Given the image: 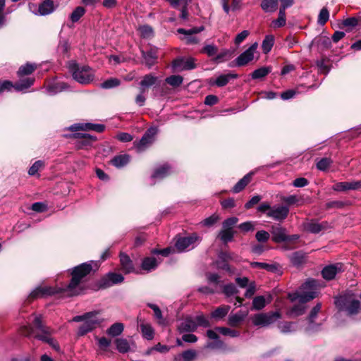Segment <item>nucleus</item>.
Returning <instances> with one entry per match:
<instances>
[{
    "label": "nucleus",
    "mask_w": 361,
    "mask_h": 361,
    "mask_svg": "<svg viewBox=\"0 0 361 361\" xmlns=\"http://www.w3.org/2000/svg\"><path fill=\"white\" fill-rule=\"evenodd\" d=\"M92 264L83 263L75 267L71 272L72 279L68 285L63 288H54L51 286H38L35 288L28 296V300H34L52 295L59 293H66L68 295H78L82 293L81 282L92 271Z\"/></svg>",
    "instance_id": "1"
},
{
    "label": "nucleus",
    "mask_w": 361,
    "mask_h": 361,
    "mask_svg": "<svg viewBox=\"0 0 361 361\" xmlns=\"http://www.w3.org/2000/svg\"><path fill=\"white\" fill-rule=\"evenodd\" d=\"M317 286L318 283L316 280L308 279L301 286L302 293L298 292L290 293L288 298L291 302L298 300L300 303H306L317 296Z\"/></svg>",
    "instance_id": "2"
},
{
    "label": "nucleus",
    "mask_w": 361,
    "mask_h": 361,
    "mask_svg": "<svg viewBox=\"0 0 361 361\" xmlns=\"http://www.w3.org/2000/svg\"><path fill=\"white\" fill-rule=\"evenodd\" d=\"M335 305L340 311L346 312L348 315H355L361 310L360 302L352 293H346L336 298Z\"/></svg>",
    "instance_id": "3"
},
{
    "label": "nucleus",
    "mask_w": 361,
    "mask_h": 361,
    "mask_svg": "<svg viewBox=\"0 0 361 361\" xmlns=\"http://www.w3.org/2000/svg\"><path fill=\"white\" fill-rule=\"evenodd\" d=\"M73 78L82 85L92 82L94 79V71L88 66H80L76 63L69 65Z\"/></svg>",
    "instance_id": "4"
},
{
    "label": "nucleus",
    "mask_w": 361,
    "mask_h": 361,
    "mask_svg": "<svg viewBox=\"0 0 361 361\" xmlns=\"http://www.w3.org/2000/svg\"><path fill=\"white\" fill-rule=\"evenodd\" d=\"M34 326L40 331L39 334L35 335V338L48 343L56 352H60V346L56 341L51 337L53 333L52 330L44 326L42 322L41 316H37L33 321Z\"/></svg>",
    "instance_id": "5"
},
{
    "label": "nucleus",
    "mask_w": 361,
    "mask_h": 361,
    "mask_svg": "<svg viewBox=\"0 0 361 361\" xmlns=\"http://www.w3.org/2000/svg\"><path fill=\"white\" fill-rule=\"evenodd\" d=\"M281 317L278 312H268L255 314L251 316L250 319L252 324L255 326L265 327L274 323L277 319Z\"/></svg>",
    "instance_id": "6"
},
{
    "label": "nucleus",
    "mask_w": 361,
    "mask_h": 361,
    "mask_svg": "<svg viewBox=\"0 0 361 361\" xmlns=\"http://www.w3.org/2000/svg\"><path fill=\"white\" fill-rule=\"evenodd\" d=\"M201 241V238L196 233L177 238L175 247L178 252H187L195 248Z\"/></svg>",
    "instance_id": "7"
},
{
    "label": "nucleus",
    "mask_w": 361,
    "mask_h": 361,
    "mask_svg": "<svg viewBox=\"0 0 361 361\" xmlns=\"http://www.w3.org/2000/svg\"><path fill=\"white\" fill-rule=\"evenodd\" d=\"M158 132L156 127L149 128L138 142H134V146L137 152H142L152 145L155 140V135Z\"/></svg>",
    "instance_id": "8"
},
{
    "label": "nucleus",
    "mask_w": 361,
    "mask_h": 361,
    "mask_svg": "<svg viewBox=\"0 0 361 361\" xmlns=\"http://www.w3.org/2000/svg\"><path fill=\"white\" fill-rule=\"evenodd\" d=\"M92 315L86 318L83 323L80 326L78 331V336H84L88 332L92 331L100 324V320L97 317V312H91Z\"/></svg>",
    "instance_id": "9"
},
{
    "label": "nucleus",
    "mask_w": 361,
    "mask_h": 361,
    "mask_svg": "<svg viewBox=\"0 0 361 361\" xmlns=\"http://www.w3.org/2000/svg\"><path fill=\"white\" fill-rule=\"evenodd\" d=\"M196 68L195 59L178 58L173 61L172 68L174 72H180L183 71L192 70Z\"/></svg>",
    "instance_id": "10"
},
{
    "label": "nucleus",
    "mask_w": 361,
    "mask_h": 361,
    "mask_svg": "<svg viewBox=\"0 0 361 361\" xmlns=\"http://www.w3.org/2000/svg\"><path fill=\"white\" fill-rule=\"evenodd\" d=\"M258 47L257 42L253 43L248 49L240 54L235 59L237 66H244L254 59V54Z\"/></svg>",
    "instance_id": "11"
},
{
    "label": "nucleus",
    "mask_w": 361,
    "mask_h": 361,
    "mask_svg": "<svg viewBox=\"0 0 361 361\" xmlns=\"http://www.w3.org/2000/svg\"><path fill=\"white\" fill-rule=\"evenodd\" d=\"M204 27L203 26L198 27H192L189 30H185L184 28H178L177 30V32L180 34H183L185 35L183 39L185 41V43L187 44H196L200 42V39L194 35L202 32V30H204Z\"/></svg>",
    "instance_id": "12"
},
{
    "label": "nucleus",
    "mask_w": 361,
    "mask_h": 361,
    "mask_svg": "<svg viewBox=\"0 0 361 361\" xmlns=\"http://www.w3.org/2000/svg\"><path fill=\"white\" fill-rule=\"evenodd\" d=\"M73 137L77 139L75 146L78 149H87L96 141L97 138L87 133H75Z\"/></svg>",
    "instance_id": "13"
},
{
    "label": "nucleus",
    "mask_w": 361,
    "mask_h": 361,
    "mask_svg": "<svg viewBox=\"0 0 361 361\" xmlns=\"http://www.w3.org/2000/svg\"><path fill=\"white\" fill-rule=\"evenodd\" d=\"M304 229L311 233L317 234L322 231L331 228L327 221L318 222L316 220H310L303 224Z\"/></svg>",
    "instance_id": "14"
},
{
    "label": "nucleus",
    "mask_w": 361,
    "mask_h": 361,
    "mask_svg": "<svg viewBox=\"0 0 361 361\" xmlns=\"http://www.w3.org/2000/svg\"><path fill=\"white\" fill-rule=\"evenodd\" d=\"M289 208L286 206H274L267 212V216L275 221H282L288 216Z\"/></svg>",
    "instance_id": "15"
},
{
    "label": "nucleus",
    "mask_w": 361,
    "mask_h": 361,
    "mask_svg": "<svg viewBox=\"0 0 361 361\" xmlns=\"http://www.w3.org/2000/svg\"><path fill=\"white\" fill-rule=\"evenodd\" d=\"M123 280L124 277L121 274L110 272L102 279L99 287L101 288H106L113 285L121 283Z\"/></svg>",
    "instance_id": "16"
},
{
    "label": "nucleus",
    "mask_w": 361,
    "mask_h": 361,
    "mask_svg": "<svg viewBox=\"0 0 361 361\" xmlns=\"http://www.w3.org/2000/svg\"><path fill=\"white\" fill-rule=\"evenodd\" d=\"M322 304L319 302L312 309L307 319L308 325L305 328V331L306 333L309 334L317 331L319 329V324L314 322V319L320 312Z\"/></svg>",
    "instance_id": "17"
},
{
    "label": "nucleus",
    "mask_w": 361,
    "mask_h": 361,
    "mask_svg": "<svg viewBox=\"0 0 361 361\" xmlns=\"http://www.w3.org/2000/svg\"><path fill=\"white\" fill-rule=\"evenodd\" d=\"M105 126L102 124L98 123H75L71 126L68 128V130L71 131H78V130H94L97 133H102L104 130Z\"/></svg>",
    "instance_id": "18"
},
{
    "label": "nucleus",
    "mask_w": 361,
    "mask_h": 361,
    "mask_svg": "<svg viewBox=\"0 0 361 361\" xmlns=\"http://www.w3.org/2000/svg\"><path fill=\"white\" fill-rule=\"evenodd\" d=\"M361 188V181L352 182H338L333 186L332 189L337 192H343L347 190H355Z\"/></svg>",
    "instance_id": "19"
},
{
    "label": "nucleus",
    "mask_w": 361,
    "mask_h": 361,
    "mask_svg": "<svg viewBox=\"0 0 361 361\" xmlns=\"http://www.w3.org/2000/svg\"><path fill=\"white\" fill-rule=\"evenodd\" d=\"M342 264L337 263L325 267L322 271L324 279L326 280H331L334 279L336 275L342 271Z\"/></svg>",
    "instance_id": "20"
},
{
    "label": "nucleus",
    "mask_w": 361,
    "mask_h": 361,
    "mask_svg": "<svg viewBox=\"0 0 361 361\" xmlns=\"http://www.w3.org/2000/svg\"><path fill=\"white\" fill-rule=\"evenodd\" d=\"M121 270L126 274L135 271V267L133 261L126 253L120 254Z\"/></svg>",
    "instance_id": "21"
},
{
    "label": "nucleus",
    "mask_w": 361,
    "mask_h": 361,
    "mask_svg": "<svg viewBox=\"0 0 361 361\" xmlns=\"http://www.w3.org/2000/svg\"><path fill=\"white\" fill-rule=\"evenodd\" d=\"M271 233L273 235V241L276 243H282L287 240L286 230L279 225L271 226Z\"/></svg>",
    "instance_id": "22"
},
{
    "label": "nucleus",
    "mask_w": 361,
    "mask_h": 361,
    "mask_svg": "<svg viewBox=\"0 0 361 361\" xmlns=\"http://www.w3.org/2000/svg\"><path fill=\"white\" fill-rule=\"evenodd\" d=\"M56 7L52 0H44L38 6V10L35 12L36 15L47 16L53 13Z\"/></svg>",
    "instance_id": "23"
},
{
    "label": "nucleus",
    "mask_w": 361,
    "mask_h": 361,
    "mask_svg": "<svg viewBox=\"0 0 361 361\" xmlns=\"http://www.w3.org/2000/svg\"><path fill=\"white\" fill-rule=\"evenodd\" d=\"M68 89V85L65 82H52L47 86L45 92L48 95L53 96Z\"/></svg>",
    "instance_id": "24"
},
{
    "label": "nucleus",
    "mask_w": 361,
    "mask_h": 361,
    "mask_svg": "<svg viewBox=\"0 0 361 361\" xmlns=\"http://www.w3.org/2000/svg\"><path fill=\"white\" fill-rule=\"evenodd\" d=\"M158 81V78L152 73L147 74L143 76L142 80L140 82V90L141 93H145L147 90L155 85Z\"/></svg>",
    "instance_id": "25"
},
{
    "label": "nucleus",
    "mask_w": 361,
    "mask_h": 361,
    "mask_svg": "<svg viewBox=\"0 0 361 361\" xmlns=\"http://www.w3.org/2000/svg\"><path fill=\"white\" fill-rule=\"evenodd\" d=\"M139 326L142 334V336L147 340H152L154 336V330L149 323L145 322L142 319H138Z\"/></svg>",
    "instance_id": "26"
},
{
    "label": "nucleus",
    "mask_w": 361,
    "mask_h": 361,
    "mask_svg": "<svg viewBox=\"0 0 361 361\" xmlns=\"http://www.w3.org/2000/svg\"><path fill=\"white\" fill-rule=\"evenodd\" d=\"M197 328V324L195 321L191 317L185 318L178 326L180 332H192Z\"/></svg>",
    "instance_id": "27"
},
{
    "label": "nucleus",
    "mask_w": 361,
    "mask_h": 361,
    "mask_svg": "<svg viewBox=\"0 0 361 361\" xmlns=\"http://www.w3.org/2000/svg\"><path fill=\"white\" fill-rule=\"evenodd\" d=\"M247 315V312L242 311H239L235 314H231L228 318V324L233 327L238 326L244 321Z\"/></svg>",
    "instance_id": "28"
},
{
    "label": "nucleus",
    "mask_w": 361,
    "mask_h": 361,
    "mask_svg": "<svg viewBox=\"0 0 361 361\" xmlns=\"http://www.w3.org/2000/svg\"><path fill=\"white\" fill-rule=\"evenodd\" d=\"M251 267L252 268L265 269L271 273H277L280 271L279 265L276 263L268 264L265 262H253L251 263Z\"/></svg>",
    "instance_id": "29"
},
{
    "label": "nucleus",
    "mask_w": 361,
    "mask_h": 361,
    "mask_svg": "<svg viewBox=\"0 0 361 361\" xmlns=\"http://www.w3.org/2000/svg\"><path fill=\"white\" fill-rule=\"evenodd\" d=\"M142 57L143 59V63L149 68H152V66L157 63V54L152 49L148 51H142Z\"/></svg>",
    "instance_id": "30"
},
{
    "label": "nucleus",
    "mask_w": 361,
    "mask_h": 361,
    "mask_svg": "<svg viewBox=\"0 0 361 361\" xmlns=\"http://www.w3.org/2000/svg\"><path fill=\"white\" fill-rule=\"evenodd\" d=\"M171 172V168L168 164H164V165L158 167L154 171V173L152 176V178H157L162 179L167 176H169Z\"/></svg>",
    "instance_id": "31"
},
{
    "label": "nucleus",
    "mask_w": 361,
    "mask_h": 361,
    "mask_svg": "<svg viewBox=\"0 0 361 361\" xmlns=\"http://www.w3.org/2000/svg\"><path fill=\"white\" fill-rule=\"evenodd\" d=\"M252 173L246 174L241 178L233 188L232 191L234 193H238L242 191L245 186L250 182Z\"/></svg>",
    "instance_id": "32"
},
{
    "label": "nucleus",
    "mask_w": 361,
    "mask_h": 361,
    "mask_svg": "<svg viewBox=\"0 0 361 361\" xmlns=\"http://www.w3.org/2000/svg\"><path fill=\"white\" fill-rule=\"evenodd\" d=\"M238 77V75L235 73L223 74L217 77L214 84L218 87H224L229 82L230 80L235 79Z\"/></svg>",
    "instance_id": "33"
},
{
    "label": "nucleus",
    "mask_w": 361,
    "mask_h": 361,
    "mask_svg": "<svg viewBox=\"0 0 361 361\" xmlns=\"http://www.w3.org/2000/svg\"><path fill=\"white\" fill-rule=\"evenodd\" d=\"M278 0H263L261 2V8L266 13H274L278 7Z\"/></svg>",
    "instance_id": "34"
},
{
    "label": "nucleus",
    "mask_w": 361,
    "mask_h": 361,
    "mask_svg": "<svg viewBox=\"0 0 361 361\" xmlns=\"http://www.w3.org/2000/svg\"><path fill=\"white\" fill-rule=\"evenodd\" d=\"M231 307L229 305H221L217 307L211 314L212 318L216 319H221L225 317L228 313Z\"/></svg>",
    "instance_id": "35"
},
{
    "label": "nucleus",
    "mask_w": 361,
    "mask_h": 361,
    "mask_svg": "<svg viewBox=\"0 0 361 361\" xmlns=\"http://www.w3.org/2000/svg\"><path fill=\"white\" fill-rule=\"evenodd\" d=\"M305 303H300L295 305L293 307H291L287 312V314L289 317H296L303 314L305 312L306 307L304 305Z\"/></svg>",
    "instance_id": "36"
},
{
    "label": "nucleus",
    "mask_w": 361,
    "mask_h": 361,
    "mask_svg": "<svg viewBox=\"0 0 361 361\" xmlns=\"http://www.w3.org/2000/svg\"><path fill=\"white\" fill-rule=\"evenodd\" d=\"M130 161V157L128 154H122L114 157L111 162V164L117 167L121 168L126 165Z\"/></svg>",
    "instance_id": "37"
},
{
    "label": "nucleus",
    "mask_w": 361,
    "mask_h": 361,
    "mask_svg": "<svg viewBox=\"0 0 361 361\" xmlns=\"http://www.w3.org/2000/svg\"><path fill=\"white\" fill-rule=\"evenodd\" d=\"M290 259L293 264L299 266L305 263L306 259V255L301 251H297L292 253V255L290 256Z\"/></svg>",
    "instance_id": "38"
},
{
    "label": "nucleus",
    "mask_w": 361,
    "mask_h": 361,
    "mask_svg": "<svg viewBox=\"0 0 361 361\" xmlns=\"http://www.w3.org/2000/svg\"><path fill=\"white\" fill-rule=\"evenodd\" d=\"M115 343L116 345V349L121 353H126L128 352L130 348V343L126 338H117L115 341Z\"/></svg>",
    "instance_id": "39"
},
{
    "label": "nucleus",
    "mask_w": 361,
    "mask_h": 361,
    "mask_svg": "<svg viewBox=\"0 0 361 361\" xmlns=\"http://www.w3.org/2000/svg\"><path fill=\"white\" fill-rule=\"evenodd\" d=\"M286 23V12L280 11H279L278 18L272 20L271 26L276 29L283 27Z\"/></svg>",
    "instance_id": "40"
},
{
    "label": "nucleus",
    "mask_w": 361,
    "mask_h": 361,
    "mask_svg": "<svg viewBox=\"0 0 361 361\" xmlns=\"http://www.w3.org/2000/svg\"><path fill=\"white\" fill-rule=\"evenodd\" d=\"M124 329V326L122 323L117 322L112 324L106 331L108 335L115 337L119 336Z\"/></svg>",
    "instance_id": "41"
},
{
    "label": "nucleus",
    "mask_w": 361,
    "mask_h": 361,
    "mask_svg": "<svg viewBox=\"0 0 361 361\" xmlns=\"http://www.w3.org/2000/svg\"><path fill=\"white\" fill-rule=\"evenodd\" d=\"M158 265L157 261L154 257H146L142 263V268L144 270L150 271L155 269Z\"/></svg>",
    "instance_id": "42"
},
{
    "label": "nucleus",
    "mask_w": 361,
    "mask_h": 361,
    "mask_svg": "<svg viewBox=\"0 0 361 361\" xmlns=\"http://www.w3.org/2000/svg\"><path fill=\"white\" fill-rule=\"evenodd\" d=\"M274 44V37L267 35L262 44V49L264 54H268L272 49Z\"/></svg>",
    "instance_id": "43"
},
{
    "label": "nucleus",
    "mask_w": 361,
    "mask_h": 361,
    "mask_svg": "<svg viewBox=\"0 0 361 361\" xmlns=\"http://www.w3.org/2000/svg\"><path fill=\"white\" fill-rule=\"evenodd\" d=\"M278 327L283 334L291 333L297 330L296 323L294 322H285L279 324Z\"/></svg>",
    "instance_id": "44"
},
{
    "label": "nucleus",
    "mask_w": 361,
    "mask_h": 361,
    "mask_svg": "<svg viewBox=\"0 0 361 361\" xmlns=\"http://www.w3.org/2000/svg\"><path fill=\"white\" fill-rule=\"evenodd\" d=\"M215 330L224 336H228L231 338L239 337L240 335V331L228 327H216Z\"/></svg>",
    "instance_id": "45"
},
{
    "label": "nucleus",
    "mask_w": 361,
    "mask_h": 361,
    "mask_svg": "<svg viewBox=\"0 0 361 361\" xmlns=\"http://www.w3.org/2000/svg\"><path fill=\"white\" fill-rule=\"evenodd\" d=\"M218 47L214 44H206L201 49L202 54H206L208 57L214 58L218 52Z\"/></svg>",
    "instance_id": "46"
},
{
    "label": "nucleus",
    "mask_w": 361,
    "mask_h": 361,
    "mask_svg": "<svg viewBox=\"0 0 361 361\" xmlns=\"http://www.w3.org/2000/svg\"><path fill=\"white\" fill-rule=\"evenodd\" d=\"M271 71V68L270 67H261L255 70L252 73V79H261L266 75H267Z\"/></svg>",
    "instance_id": "47"
},
{
    "label": "nucleus",
    "mask_w": 361,
    "mask_h": 361,
    "mask_svg": "<svg viewBox=\"0 0 361 361\" xmlns=\"http://www.w3.org/2000/svg\"><path fill=\"white\" fill-rule=\"evenodd\" d=\"M85 13V9L82 6L76 7L70 15V20L72 23L78 22Z\"/></svg>",
    "instance_id": "48"
},
{
    "label": "nucleus",
    "mask_w": 361,
    "mask_h": 361,
    "mask_svg": "<svg viewBox=\"0 0 361 361\" xmlns=\"http://www.w3.org/2000/svg\"><path fill=\"white\" fill-rule=\"evenodd\" d=\"M231 54L229 50L224 49L220 53L217 52L215 57L212 58V61L216 63H222L231 58Z\"/></svg>",
    "instance_id": "49"
},
{
    "label": "nucleus",
    "mask_w": 361,
    "mask_h": 361,
    "mask_svg": "<svg viewBox=\"0 0 361 361\" xmlns=\"http://www.w3.org/2000/svg\"><path fill=\"white\" fill-rule=\"evenodd\" d=\"M218 236L223 243H227L228 242L232 241L234 236V232L233 231V230H226L223 228L219 232Z\"/></svg>",
    "instance_id": "50"
},
{
    "label": "nucleus",
    "mask_w": 361,
    "mask_h": 361,
    "mask_svg": "<svg viewBox=\"0 0 361 361\" xmlns=\"http://www.w3.org/2000/svg\"><path fill=\"white\" fill-rule=\"evenodd\" d=\"M166 82L173 87H179L182 85L183 78L178 75H173L166 78Z\"/></svg>",
    "instance_id": "51"
},
{
    "label": "nucleus",
    "mask_w": 361,
    "mask_h": 361,
    "mask_svg": "<svg viewBox=\"0 0 361 361\" xmlns=\"http://www.w3.org/2000/svg\"><path fill=\"white\" fill-rule=\"evenodd\" d=\"M266 306V300L264 296H257L253 298L252 310H260Z\"/></svg>",
    "instance_id": "52"
},
{
    "label": "nucleus",
    "mask_w": 361,
    "mask_h": 361,
    "mask_svg": "<svg viewBox=\"0 0 361 361\" xmlns=\"http://www.w3.org/2000/svg\"><path fill=\"white\" fill-rule=\"evenodd\" d=\"M35 79L33 78H26L25 80H22L15 85V89L17 91H23L32 85Z\"/></svg>",
    "instance_id": "53"
},
{
    "label": "nucleus",
    "mask_w": 361,
    "mask_h": 361,
    "mask_svg": "<svg viewBox=\"0 0 361 361\" xmlns=\"http://www.w3.org/2000/svg\"><path fill=\"white\" fill-rule=\"evenodd\" d=\"M36 68V66L32 63H27L25 65L20 67L18 74L20 76L31 74Z\"/></svg>",
    "instance_id": "54"
},
{
    "label": "nucleus",
    "mask_w": 361,
    "mask_h": 361,
    "mask_svg": "<svg viewBox=\"0 0 361 361\" xmlns=\"http://www.w3.org/2000/svg\"><path fill=\"white\" fill-rule=\"evenodd\" d=\"M329 19V12L327 8L323 7L318 16L317 23L324 25Z\"/></svg>",
    "instance_id": "55"
},
{
    "label": "nucleus",
    "mask_w": 361,
    "mask_h": 361,
    "mask_svg": "<svg viewBox=\"0 0 361 361\" xmlns=\"http://www.w3.org/2000/svg\"><path fill=\"white\" fill-rule=\"evenodd\" d=\"M147 306L154 311V317L157 319H158L159 324H164L165 321L163 318L162 313L159 307L157 305L152 303L147 304Z\"/></svg>",
    "instance_id": "56"
},
{
    "label": "nucleus",
    "mask_w": 361,
    "mask_h": 361,
    "mask_svg": "<svg viewBox=\"0 0 361 361\" xmlns=\"http://www.w3.org/2000/svg\"><path fill=\"white\" fill-rule=\"evenodd\" d=\"M318 47L321 49H329L331 47V41L329 37L326 36H322L317 40Z\"/></svg>",
    "instance_id": "57"
},
{
    "label": "nucleus",
    "mask_w": 361,
    "mask_h": 361,
    "mask_svg": "<svg viewBox=\"0 0 361 361\" xmlns=\"http://www.w3.org/2000/svg\"><path fill=\"white\" fill-rule=\"evenodd\" d=\"M120 83L121 82L118 79L111 78L102 82L101 84V87L103 89H111L118 86Z\"/></svg>",
    "instance_id": "58"
},
{
    "label": "nucleus",
    "mask_w": 361,
    "mask_h": 361,
    "mask_svg": "<svg viewBox=\"0 0 361 361\" xmlns=\"http://www.w3.org/2000/svg\"><path fill=\"white\" fill-rule=\"evenodd\" d=\"M332 164V160L329 158H322L317 163V168L319 171H324L327 170V169L331 166Z\"/></svg>",
    "instance_id": "59"
},
{
    "label": "nucleus",
    "mask_w": 361,
    "mask_h": 361,
    "mask_svg": "<svg viewBox=\"0 0 361 361\" xmlns=\"http://www.w3.org/2000/svg\"><path fill=\"white\" fill-rule=\"evenodd\" d=\"M197 353L195 350H187L181 353L183 361H192L197 357Z\"/></svg>",
    "instance_id": "60"
},
{
    "label": "nucleus",
    "mask_w": 361,
    "mask_h": 361,
    "mask_svg": "<svg viewBox=\"0 0 361 361\" xmlns=\"http://www.w3.org/2000/svg\"><path fill=\"white\" fill-rule=\"evenodd\" d=\"M238 219L235 216L226 219L222 223L223 228L226 230H232L233 227L238 223Z\"/></svg>",
    "instance_id": "61"
},
{
    "label": "nucleus",
    "mask_w": 361,
    "mask_h": 361,
    "mask_svg": "<svg viewBox=\"0 0 361 361\" xmlns=\"http://www.w3.org/2000/svg\"><path fill=\"white\" fill-rule=\"evenodd\" d=\"M223 292L227 297H230L238 293V290L234 284L229 283L224 286Z\"/></svg>",
    "instance_id": "62"
},
{
    "label": "nucleus",
    "mask_w": 361,
    "mask_h": 361,
    "mask_svg": "<svg viewBox=\"0 0 361 361\" xmlns=\"http://www.w3.org/2000/svg\"><path fill=\"white\" fill-rule=\"evenodd\" d=\"M139 30L142 37L148 38L153 35V30L152 27L148 25L140 26Z\"/></svg>",
    "instance_id": "63"
},
{
    "label": "nucleus",
    "mask_w": 361,
    "mask_h": 361,
    "mask_svg": "<svg viewBox=\"0 0 361 361\" xmlns=\"http://www.w3.org/2000/svg\"><path fill=\"white\" fill-rule=\"evenodd\" d=\"M197 324V326H203V327H209L210 326V323L209 320L203 315L200 314L197 315L194 319Z\"/></svg>",
    "instance_id": "64"
}]
</instances>
